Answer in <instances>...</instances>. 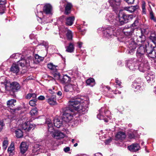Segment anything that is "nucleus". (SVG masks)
Segmentation results:
<instances>
[{"label":"nucleus","instance_id":"nucleus-1","mask_svg":"<svg viewBox=\"0 0 156 156\" xmlns=\"http://www.w3.org/2000/svg\"><path fill=\"white\" fill-rule=\"evenodd\" d=\"M81 99L80 98H75L72 99L68 102L69 108L72 109L77 111L79 113L84 114L87 112L89 102L88 101H84L81 105Z\"/></svg>","mask_w":156,"mask_h":156},{"label":"nucleus","instance_id":"nucleus-2","mask_svg":"<svg viewBox=\"0 0 156 156\" xmlns=\"http://www.w3.org/2000/svg\"><path fill=\"white\" fill-rule=\"evenodd\" d=\"M20 86L17 82L11 83L9 81L5 80V77L0 78V91L4 93L5 90H12L13 92L17 91L20 90Z\"/></svg>","mask_w":156,"mask_h":156},{"label":"nucleus","instance_id":"nucleus-3","mask_svg":"<svg viewBox=\"0 0 156 156\" xmlns=\"http://www.w3.org/2000/svg\"><path fill=\"white\" fill-rule=\"evenodd\" d=\"M107 16H109L108 18L109 21L112 22L115 25H121L128 23L129 21L132 20L133 16L132 15L127 14H122L119 15L118 17L114 20V21L112 20L113 16L111 14L107 15Z\"/></svg>","mask_w":156,"mask_h":156},{"label":"nucleus","instance_id":"nucleus-4","mask_svg":"<svg viewBox=\"0 0 156 156\" xmlns=\"http://www.w3.org/2000/svg\"><path fill=\"white\" fill-rule=\"evenodd\" d=\"M46 123L48 125V131L51 133H53L52 136L53 137L57 139H60L64 137L65 135L63 133L58 130L55 131L50 119H47L46 120Z\"/></svg>","mask_w":156,"mask_h":156},{"label":"nucleus","instance_id":"nucleus-5","mask_svg":"<svg viewBox=\"0 0 156 156\" xmlns=\"http://www.w3.org/2000/svg\"><path fill=\"white\" fill-rule=\"evenodd\" d=\"M139 60L140 62H138V68L139 70L142 72H144L150 69L149 66L147 61L144 58L140 59Z\"/></svg>","mask_w":156,"mask_h":156},{"label":"nucleus","instance_id":"nucleus-6","mask_svg":"<svg viewBox=\"0 0 156 156\" xmlns=\"http://www.w3.org/2000/svg\"><path fill=\"white\" fill-rule=\"evenodd\" d=\"M105 108L104 107H102L99 110V113L97 115V118L100 120H104L105 121L107 122L108 120L106 119L105 116L108 117L107 114L109 113V112L108 111H105Z\"/></svg>","mask_w":156,"mask_h":156},{"label":"nucleus","instance_id":"nucleus-7","mask_svg":"<svg viewBox=\"0 0 156 156\" xmlns=\"http://www.w3.org/2000/svg\"><path fill=\"white\" fill-rule=\"evenodd\" d=\"M33 61V58L32 57L27 58L26 59H22L18 62L22 67L26 66L28 67L30 65V63H32Z\"/></svg>","mask_w":156,"mask_h":156},{"label":"nucleus","instance_id":"nucleus-8","mask_svg":"<svg viewBox=\"0 0 156 156\" xmlns=\"http://www.w3.org/2000/svg\"><path fill=\"white\" fill-rule=\"evenodd\" d=\"M147 46H140L137 49L136 53V56L140 59L143 58L144 56L146 51V48Z\"/></svg>","mask_w":156,"mask_h":156},{"label":"nucleus","instance_id":"nucleus-9","mask_svg":"<svg viewBox=\"0 0 156 156\" xmlns=\"http://www.w3.org/2000/svg\"><path fill=\"white\" fill-rule=\"evenodd\" d=\"M114 28L108 27L104 31V35L105 37L108 38L112 37L114 35Z\"/></svg>","mask_w":156,"mask_h":156},{"label":"nucleus","instance_id":"nucleus-10","mask_svg":"<svg viewBox=\"0 0 156 156\" xmlns=\"http://www.w3.org/2000/svg\"><path fill=\"white\" fill-rule=\"evenodd\" d=\"M141 83L140 79H139L136 80L133 83L132 87L135 92H139L140 90Z\"/></svg>","mask_w":156,"mask_h":156},{"label":"nucleus","instance_id":"nucleus-11","mask_svg":"<svg viewBox=\"0 0 156 156\" xmlns=\"http://www.w3.org/2000/svg\"><path fill=\"white\" fill-rule=\"evenodd\" d=\"M64 91L66 92H73L74 90H76L77 88V86L75 84L69 83L66 84L64 86Z\"/></svg>","mask_w":156,"mask_h":156},{"label":"nucleus","instance_id":"nucleus-12","mask_svg":"<svg viewBox=\"0 0 156 156\" xmlns=\"http://www.w3.org/2000/svg\"><path fill=\"white\" fill-rule=\"evenodd\" d=\"M73 118V115L72 112H65L63 114V120L66 122H69Z\"/></svg>","mask_w":156,"mask_h":156},{"label":"nucleus","instance_id":"nucleus-13","mask_svg":"<svg viewBox=\"0 0 156 156\" xmlns=\"http://www.w3.org/2000/svg\"><path fill=\"white\" fill-rule=\"evenodd\" d=\"M16 101L14 99H11L8 100L7 102V105L8 107L10 108V111L11 112H15L16 110H18V108L14 109V108H11L15 106L14 103L16 102Z\"/></svg>","mask_w":156,"mask_h":156},{"label":"nucleus","instance_id":"nucleus-14","mask_svg":"<svg viewBox=\"0 0 156 156\" xmlns=\"http://www.w3.org/2000/svg\"><path fill=\"white\" fill-rule=\"evenodd\" d=\"M136 47V45L135 41L132 39H131L128 45V48H129L128 53L130 54H132Z\"/></svg>","mask_w":156,"mask_h":156},{"label":"nucleus","instance_id":"nucleus-15","mask_svg":"<svg viewBox=\"0 0 156 156\" xmlns=\"http://www.w3.org/2000/svg\"><path fill=\"white\" fill-rule=\"evenodd\" d=\"M127 66L129 69L132 70L138 69V62H136L129 60L127 63Z\"/></svg>","mask_w":156,"mask_h":156},{"label":"nucleus","instance_id":"nucleus-16","mask_svg":"<svg viewBox=\"0 0 156 156\" xmlns=\"http://www.w3.org/2000/svg\"><path fill=\"white\" fill-rule=\"evenodd\" d=\"M138 33L136 34L137 36H138V40L142 44H143L145 40V37L143 34L142 30L141 29H139L137 30Z\"/></svg>","mask_w":156,"mask_h":156},{"label":"nucleus","instance_id":"nucleus-17","mask_svg":"<svg viewBox=\"0 0 156 156\" xmlns=\"http://www.w3.org/2000/svg\"><path fill=\"white\" fill-rule=\"evenodd\" d=\"M153 48L151 47L148 46L146 48V52L148 55V56L152 58H154L156 57V55L155 52H153Z\"/></svg>","mask_w":156,"mask_h":156},{"label":"nucleus","instance_id":"nucleus-18","mask_svg":"<svg viewBox=\"0 0 156 156\" xmlns=\"http://www.w3.org/2000/svg\"><path fill=\"white\" fill-rule=\"evenodd\" d=\"M129 150L131 152H136L140 149V147L138 144H133L127 147Z\"/></svg>","mask_w":156,"mask_h":156},{"label":"nucleus","instance_id":"nucleus-19","mask_svg":"<svg viewBox=\"0 0 156 156\" xmlns=\"http://www.w3.org/2000/svg\"><path fill=\"white\" fill-rule=\"evenodd\" d=\"M64 31L66 33L67 40L69 41H72L73 35L72 31L67 28L64 29Z\"/></svg>","mask_w":156,"mask_h":156},{"label":"nucleus","instance_id":"nucleus-20","mask_svg":"<svg viewBox=\"0 0 156 156\" xmlns=\"http://www.w3.org/2000/svg\"><path fill=\"white\" fill-rule=\"evenodd\" d=\"M134 29L131 28H126L125 27L123 30L124 34L128 37L131 36L133 35Z\"/></svg>","mask_w":156,"mask_h":156},{"label":"nucleus","instance_id":"nucleus-21","mask_svg":"<svg viewBox=\"0 0 156 156\" xmlns=\"http://www.w3.org/2000/svg\"><path fill=\"white\" fill-rule=\"evenodd\" d=\"M20 147L21 152L24 154L27 151L28 145L26 143L22 142L20 144Z\"/></svg>","mask_w":156,"mask_h":156},{"label":"nucleus","instance_id":"nucleus-22","mask_svg":"<svg viewBox=\"0 0 156 156\" xmlns=\"http://www.w3.org/2000/svg\"><path fill=\"white\" fill-rule=\"evenodd\" d=\"M121 0H109L110 5L114 8H117L120 5Z\"/></svg>","mask_w":156,"mask_h":156},{"label":"nucleus","instance_id":"nucleus-23","mask_svg":"<svg viewBox=\"0 0 156 156\" xmlns=\"http://www.w3.org/2000/svg\"><path fill=\"white\" fill-rule=\"evenodd\" d=\"M138 8V6L137 5L131 6L126 7L124 9L129 12L132 13L135 11Z\"/></svg>","mask_w":156,"mask_h":156},{"label":"nucleus","instance_id":"nucleus-24","mask_svg":"<svg viewBox=\"0 0 156 156\" xmlns=\"http://www.w3.org/2000/svg\"><path fill=\"white\" fill-rule=\"evenodd\" d=\"M52 10V7L49 4H47L44 7L43 11L46 14H49L51 13Z\"/></svg>","mask_w":156,"mask_h":156},{"label":"nucleus","instance_id":"nucleus-25","mask_svg":"<svg viewBox=\"0 0 156 156\" xmlns=\"http://www.w3.org/2000/svg\"><path fill=\"white\" fill-rule=\"evenodd\" d=\"M115 137L116 139L117 140H123L126 138V135L124 132H120L117 133Z\"/></svg>","mask_w":156,"mask_h":156},{"label":"nucleus","instance_id":"nucleus-26","mask_svg":"<svg viewBox=\"0 0 156 156\" xmlns=\"http://www.w3.org/2000/svg\"><path fill=\"white\" fill-rule=\"evenodd\" d=\"M10 70L14 73L17 74L20 71V69L18 65L13 64L10 68Z\"/></svg>","mask_w":156,"mask_h":156},{"label":"nucleus","instance_id":"nucleus-27","mask_svg":"<svg viewBox=\"0 0 156 156\" xmlns=\"http://www.w3.org/2000/svg\"><path fill=\"white\" fill-rule=\"evenodd\" d=\"M48 102L49 104L51 105H54L56 104L55 96L53 95L51 98L48 99Z\"/></svg>","mask_w":156,"mask_h":156},{"label":"nucleus","instance_id":"nucleus-28","mask_svg":"<svg viewBox=\"0 0 156 156\" xmlns=\"http://www.w3.org/2000/svg\"><path fill=\"white\" fill-rule=\"evenodd\" d=\"M53 121L54 126L57 128L60 127L62 125V119L60 120L58 119H55Z\"/></svg>","mask_w":156,"mask_h":156},{"label":"nucleus","instance_id":"nucleus-29","mask_svg":"<svg viewBox=\"0 0 156 156\" xmlns=\"http://www.w3.org/2000/svg\"><path fill=\"white\" fill-rule=\"evenodd\" d=\"M74 50V46L73 43H70L68 47H67L66 51L68 52L72 53Z\"/></svg>","mask_w":156,"mask_h":156},{"label":"nucleus","instance_id":"nucleus-30","mask_svg":"<svg viewBox=\"0 0 156 156\" xmlns=\"http://www.w3.org/2000/svg\"><path fill=\"white\" fill-rule=\"evenodd\" d=\"M75 18L74 16H71L67 18L66 20V23L67 25L71 26L73 24Z\"/></svg>","mask_w":156,"mask_h":156},{"label":"nucleus","instance_id":"nucleus-31","mask_svg":"<svg viewBox=\"0 0 156 156\" xmlns=\"http://www.w3.org/2000/svg\"><path fill=\"white\" fill-rule=\"evenodd\" d=\"M146 78L148 83L154 82V79L155 78V76L154 75L148 74L146 76Z\"/></svg>","mask_w":156,"mask_h":156},{"label":"nucleus","instance_id":"nucleus-32","mask_svg":"<svg viewBox=\"0 0 156 156\" xmlns=\"http://www.w3.org/2000/svg\"><path fill=\"white\" fill-rule=\"evenodd\" d=\"M86 83L87 85H90L91 87L93 86L95 84L94 80L91 78H89L87 80Z\"/></svg>","mask_w":156,"mask_h":156},{"label":"nucleus","instance_id":"nucleus-33","mask_svg":"<svg viewBox=\"0 0 156 156\" xmlns=\"http://www.w3.org/2000/svg\"><path fill=\"white\" fill-rule=\"evenodd\" d=\"M72 7V4L69 3H68L65 7V14L67 15L70 12V10Z\"/></svg>","mask_w":156,"mask_h":156},{"label":"nucleus","instance_id":"nucleus-34","mask_svg":"<svg viewBox=\"0 0 156 156\" xmlns=\"http://www.w3.org/2000/svg\"><path fill=\"white\" fill-rule=\"evenodd\" d=\"M70 80V78L66 75H64L62 79L61 80V81L62 83H68Z\"/></svg>","mask_w":156,"mask_h":156},{"label":"nucleus","instance_id":"nucleus-35","mask_svg":"<svg viewBox=\"0 0 156 156\" xmlns=\"http://www.w3.org/2000/svg\"><path fill=\"white\" fill-rule=\"evenodd\" d=\"M15 133L16 137L18 138L22 137L23 136V132L20 129H17L15 130Z\"/></svg>","mask_w":156,"mask_h":156},{"label":"nucleus","instance_id":"nucleus-36","mask_svg":"<svg viewBox=\"0 0 156 156\" xmlns=\"http://www.w3.org/2000/svg\"><path fill=\"white\" fill-rule=\"evenodd\" d=\"M29 123V122L28 121L25 122L24 123L19 125V127L27 131Z\"/></svg>","mask_w":156,"mask_h":156},{"label":"nucleus","instance_id":"nucleus-37","mask_svg":"<svg viewBox=\"0 0 156 156\" xmlns=\"http://www.w3.org/2000/svg\"><path fill=\"white\" fill-rule=\"evenodd\" d=\"M30 114L32 116L36 115L37 114V110L36 108L32 109L30 112Z\"/></svg>","mask_w":156,"mask_h":156},{"label":"nucleus","instance_id":"nucleus-38","mask_svg":"<svg viewBox=\"0 0 156 156\" xmlns=\"http://www.w3.org/2000/svg\"><path fill=\"white\" fill-rule=\"evenodd\" d=\"M48 67L49 69L51 70H53L55 71L56 70V66L51 63L48 64Z\"/></svg>","mask_w":156,"mask_h":156},{"label":"nucleus","instance_id":"nucleus-39","mask_svg":"<svg viewBox=\"0 0 156 156\" xmlns=\"http://www.w3.org/2000/svg\"><path fill=\"white\" fill-rule=\"evenodd\" d=\"M8 141L7 140H5L3 141V149L4 150H5L6 149L8 144Z\"/></svg>","mask_w":156,"mask_h":156},{"label":"nucleus","instance_id":"nucleus-40","mask_svg":"<svg viewBox=\"0 0 156 156\" xmlns=\"http://www.w3.org/2000/svg\"><path fill=\"white\" fill-rule=\"evenodd\" d=\"M36 99H34L33 100H31L29 102L30 105L32 106H35L36 104Z\"/></svg>","mask_w":156,"mask_h":156},{"label":"nucleus","instance_id":"nucleus-41","mask_svg":"<svg viewBox=\"0 0 156 156\" xmlns=\"http://www.w3.org/2000/svg\"><path fill=\"white\" fill-rule=\"evenodd\" d=\"M35 125L33 124H29V126L27 128V131H29L31 129H33L35 127Z\"/></svg>","mask_w":156,"mask_h":156},{"label":"nucleus","instance_id":"nucleus-42","mask_svg":"<svg viewBox=\"0 0 156 156\" xmlns=\"http://www.w3.org/2000/svg\"><path fill=\"white\" fill-rule=\"evenodd\" d=\"M139 26V23L138 20H136L132 24V26L133 27L136 28Z\"/></svg>","mask_w":156,"mask_h":156},{"label":"nucleus","instance_id":"nucleus-43","mask_svg":"<svg viewBox=\"0 0 156 156\" xmlns=\"http://www.w3.org/2000/svg\"><path fill=\"white\" fill-rule=\"evenodd\" d=\"M56 80H60V75L59 73L56 72L53 74Z\"/></svg>","mask_w":156,"mask_h":156},{"label":"nucleus","instance_id":"nucleus-44","mask_svg":"<svg viewBox=\"0 0 156 156\" xmlns=\"http://www.w3.org/2000/svg\"><path fill=\"white\" fill-rule=\"evenodd\" d=\"M35 58L36 61L38 62H40L42 59V58L39 56L38 55L36 54L35 55Z\"/></svg>","mask_w":156,"mask_h":156},{"label":"nucleus","instance_id":"nucleus-45","mask_svg":"<svg viewBox=\"0 0 156 156\" xmlns=\"http://www.w3.org/2000/svg\"><path fill=\"white\" fill-rule=\"evenodd\" d=\"M150 38L154 44H156V37L151 36Z\"/></svg>","mask_w":156,"mask_h":156},{"label":"nucleus","instance_id":"nucleus-46","mask_svg":"<svg viewBox=\"0 0 156 156\" xmlns=\"http://www.w3.org/2000/svg\"><path fill=\"white\" fill-rule=\"evenodd\" d=\"M115 82L116 83L117 85L118 86V87H121V86L122 83L118 78L115 79Z\"/></svg>","mask_w":156,"mask_h":156},{"label":"nucleus","instance_id":"nucleus-47","mask_svg":"<svg viewBox=\"0 0 156 156\" xmlns=\"http://www.w3.org/2000/svg\"><path fill=\"white\" fill-rule=\"evenodd\" d=\"M14 150V146H10L9 147L8 149V152H9L10 153H11L12 152V151Z\"/></svg>","mask_w":156,"mask_h":156},{"label":"nucleus","instance_id":"nucleus-48","mask_svg":"<svg viewBox=\"0 0 156 156\" xmlns=\"http://www.w3.org/2000/svg\"><path fill=\"white\" fill-rule=\"evenodd\" d=\"M128 4H133V3L135 0H124Z\"/></svg>","mask_w":156,"mask_h":156},{"label":"nucleus","instance_id":"nucleus-49","mask_svg":"<svg viewBox=\"0 0 156 156\" xmlns=\"http://www.w3.org/2000/svg\"><path fill=\"white\" fill-rule=\"evenodd\" d=\"M151 18L153 20L154 22L156 23V18H155L153 15L152 13H150Z\"/></svg>","mask_w":156,"mask_h":156},{"label":"nucleus","instance_id":"nucleus-50","mask_svg":"<svg viewBox=\"0 0 156 156\" xmlns=\"http://www.w3.org/2000/svg\"><path fill=\"white\" fill-rule=\"evenodd\" d=\"M4 126V125L3 122L2 121H0V131L2 129Z\"/></svg>","mask_w":156,"mask_h":156},{"label":"nucleus","instance_id":"nucleus-51","mask_svg":"<svg viewBox=\"0 0 156 156\" xmlns=\"http://www.w3.org/2000/svg\"><path fill=\"white\" fill-rule=\"evenodd\" d=\"M112 141V139L111 138H110L109 139H108L107 140H106L105 141V144H109V143L111 142Z\"/></svg>","mask_w":156,"mask_h":156},{"label":"nucleus","instance_id":"nucleus-52","mask_svg":"<svg viewBox=\"0 0 156 156\" xmlns=\"http://www.w3.org/2000/svg\"><path fill=\"white\" fill-rule=\"evenodd\" d=\"M32 97L31 94H28L26 96V98L27 99H29Z\"/></svg>","mask_w":156,"mask_h":156},{"label":"nucleus","instance_id":"nucleus-53","mask_svg":"<svg viewBox=\"0 0 156 156\" xmlns=\"http://www.w3.org/2000/svg\"><path fill=\"white\" fill-rule=\"evenodd\" d=\"M38 99L39 100H43L45 99V97L44 96L41 95L38 97Z\"/></svg>","mask_w":156,"mask_h":156},{"label":"nucleus","instance_id":"nucleus-54","mask_svg":"<svg viewBox=\"0 0 156 156\" xmlns=\"http://www.w3.org/2000/svg\"><path fill=\"white\" fill-rule=\"evenodd\" d=\"M5 10V7H3L2 9L0 10V14H2L4 13Z\"/></svg>","mask_w":156,"mask_h":156},{"label":"nucleus","instance_id":"nucleus-55","mask_svg":"<svg viewBox=\"0 0 156 156\" xmlns=\"http://www.w3.org/2000/svg\"><path fill=\"white\" fill-rule=\"evenodd\" d=\"M6 3V0H0V4L5 5Z\"/></svg>","mask_w":156,"mask_h":156},{"label":"nucleus","instance_id":"nucleus-56","mask_svg":"<svg viewBox=\"0 0 156 156\" xmlns=\"http://www.w3.org/2000/svg\"><path fill=\"white\" fill-rule=\"evenodd\" d=\"M42 45L44 46L45 47H46L48 46V43L47 42L43 41L42 43Z\"/></svg>","mask_w":156,"mask_h":156},{"label":"nucleus","instance_id":"nucleus-57","mask_svg":"<svg viewBox=\"0 0 156 156\" xmlns=\"http://www.w3.org/2000/svg\"><path fill=\"white\" fill-rule=\"evenodd\" d=\"M70 148L69 147H67L66 148H64V151L66 152H68L70 151Z\"/></svg>","mask_w":156,"mask_h":156},{"label":"nucleus","instance_id":"nucleus-58","mask_svg":"<svg viewBox=\"0 0 156 156\" xmlns=\"http://www.w3.org/2000/svg\"><path fill=\"white\" fill-rule=\"evenodd\" d=\"M57 94L58 96H59V98H62V93L61 91H58V92L57 93Z\"/></svg>","mask_w":156,"mask_h":156},{"label":"nucleus","instance_id":"nucleus-59","mask_svg":"<svg viewBox=\"0 0 156 156\" xmlns=\"http://www.w3.org/2000/svg\"><path fill=\"white\" fill-rule=\"evenodd\" d=\"M142 9H145V3L144 2H142Z\"/></svg>","mask_w":156,"mask_h":156},{"label":"nucleus","instance_id":"nucleus-60","mask_svg":"<svg viewBox=\"0 0 156 156\" xmlns=\"http://www.w3.org/2000/svg\"><path fill=\"white\" fill-rule=\"evenodd\" d=\"M32 97L34 98V99H36V98L37 97V95L35 93H32L31 94Z\"/></svg>","mask_w":156,"mask_h":156},{"label":"nucleus","instance_id":"nucleus-61","mask_svg":"<svg viewBox=\"0 0 156 156\" xmlns=\"http://www.w3.org/2000/svg\"><path fill=\"white\" fill-rule=\"evenodd\" d=\"M48 92L50 94H54L55 93V91L52 90L51 89H49Z\"/></svg>","mask_w":156,"mask_h":156},{"label":"nucleus","instance_id":"nucleus-62","mask_svg":"<svg viewBox=\"0 0 156 156\" xmlns=\"http://www.w3.org/2000/svg\"><path fill=\"white\" fill-rule=\"evenodd\" d=\"M94 156H102V154L100 153H98L95 154Z\"/></svg>","mask_w":156,"mask_h":156},{"label":"nucleus","instance_id":"nucleus-63","mask_svg":"<svg viewBox=\"0 0 156 156\" xmlns=\"http://www.w3.org/2000/svg\"><path fill=\"white\" fill-rule=\"evenodd\" d=\"M79 47L80 48L82 45L83 43L81 42H79L78 43Z\"/></svg>","mask_w":156,"mask_h":156},{"label":"nucleus","instance_id":"nucleus-64","mask_svg":"<svg viewBox=\"0 0 156 156\" xmlns=\"http://www.w3.org/2000/svg\"><path fill=\"white\" fill-rule=\"evenodd\" d=\"M114 93L115 94H120L121 92L119 91L115 90L114 92Z\"/></svg>","mask_w":156,"mask_h":156}]
</instances>
